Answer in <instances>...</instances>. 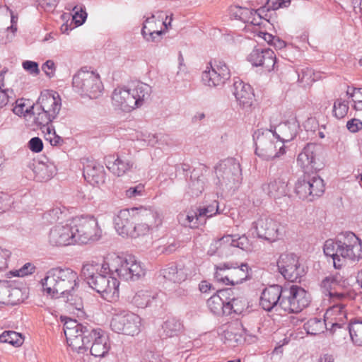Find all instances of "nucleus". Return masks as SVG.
Wrapping results in <instances>:
<instances>
[{
    "label": "nucleus",
    "instance_id": "obj_45",
    "mask_svg": "<svg viewBox=\"0 0 362 362\" xmlns=\"http://www.w3.org/2000/svg\"><path fill=\"white\" fill-rule=\"evenodd\" d=\"M230 264L228 263L221 264L216 266V272L214 273V279L225 285H228Z\"/></svg>",
    "mask_w": 362,
    "mask_h": 362
},
{
    "label": "nucleus",
    "instance_id": "obj_40",
    "mask_svg": "<svg viewBox=\"0 0 362 362\" xmlns=\"http://www.w3.org/2000/svg\"><path fill=\"white\" fill-rule=\"evenodd\" d=\"M307 178L308 180V185H310V198L311 197L313 201L315 197H318L324 193L325 185L323 180L319 176L314 175L313 177H310L309 175H307Z\"/></svg>",
    "mask_w": 362,
    "mask_h": 362
},
{
    "label": "nucleus",
    "instance_id": "obj_4",
    "mask_svg": "<svg viewBox=\"0 0 362 362\" xmlns=\"http://www.w3.org/2000/svg\"><path fill=\"white\" fill-rule=\"evenodd\" d=\"M151 87L143 82H135L127 87L116 88L112 95L114 106L124 112L142 106L151 94Z\"/></svg>",
    "mask_w": 362,
    "mask_h": 362
},
{
    "label": "nucleus",
    "instance_id": "obj_22",
    "mask_svg": "<svg viewBox=\"0 0 362 362\" xmlns=\"http://www.w3.org/2000/svg\"><path fill=\"white\" fill-rule=\"evenodd\" d=\"M232 93L238 105L243 108L250 107L252 105L255 95L250 84L239 78L234 79Z\"/></svg>",
    "mask_w": 362,
    "mask_h": 362
},
{
    "label": "nucleus",
    "instance_id": "obj_48",
    "mask_svg": "<svg viewBox=\"0 0 362 362\" xmlns=\"http://www.w3.org/2000/svg\"><path fill=\"white\" fill-rule=\"evenodd\" d=\"M199 216L201 218L206 217L209 218L216 214H219L218 202L216 200H214L213 202L209 205L204 206L197 209Z\"/></svg>",
    "mask_w": 362,
    "mask_h": 362
},
{
    "label": "nucleus",
    "instance_id": "obj_42",
    "mask_svg": "<svg viewBox=\"0 0 362 362\" xmlns=\"http://www.w3.org/2000/svg\"><path fill=\"white\" fill-rule=\"evenodd\" d=\"M0 342L8 343L13 346L18 347L23 343V338L20 333L14 331H4L0 334Z\"/></svg>",
    "mask_w": 362,
    "mask_h": 362
},
{
    "label": "nucleus",
    "instance_id": "obj_50",
    "mask_svg": "<svg viewBox=\"0 0 362 362\" xmlns=\"http://www.w3.org/2000/svg\"><path fill=\"white\" fill-rule=\"evenodd\" d=\"M346 94L354 102V109L356 111H362V88H353L352 91H350L349 88Z\"/></svg>",
    "mask_w": 362,
    "mask_h": 362
},
{
    "label": "nucleus",
    "instance_id": "obj_58",
    "mask_svg": "<svg viewBox=\"0 0 362 362\" xmlns=\"http://www.w3.org/2000/svg\"><path fill=\"white\" fill-rule=\"evenodd\" d=\"M42 69L45 71V74L52 78L54 76L55 64L52 60L46 61L42 66Z\"/></svg>",
    "mask_w": 362,
    "mask_h": 362
},
{
    "label": "nucleus",
    "instance_id": "obj_1",
    "mask_svg": "<svg viewBox=\"0 0 362 362\" xmlns=\"http://www.w3.org/2000/svg\"><path fill=\"white\" fill-rule=\"evenodd\" d=\"M323 251L333 259L334 267L339 269L346 260L356 261L362 258L361 240L352 232L339 234L335 240L325 241Z\"/></svg>",
    "mask_w": 362,
    "mask_h": 362
},
{
    "label": "nucleus",
    "instance_id": "obj_64",
    "mask_svg": "<svg viewBox=\"0 0 362 362\" xmlns=\"http://www.w3.org/2000/svg\"><path fill=\"white\" fill-rule=\"evenodd\" d=\"M225 337L229 341H234L238 344L243 343L245 341V338H243L240 334H233L232 332H225Z\"/></svg>",
    "mask_w": 362,
    "mask_h": 362
},
{
    "label": "nucleus",
    "instance_id": "obj_47",
    "mask_svg": "<svg viewBox=\"0 0 362 362\" xmlns=\"http://www.w3.org/2000/svg\"><path fill=\"white\" fill-rule=\"evenodd\" d=\"M349 105L345 100L341 98L337 99L333 105V115L337 119L344 118L348 113Z\"/></svg>",
    "mask_w": 362,
    "mask_h": 362
},
{
    "label": "nucleus",
    "instance_id": "obj_9",
    "mask_svg": "<svg viewBox=\"0 0 362 362\" xmlns=\"http://www.w3.org/2000/svg\"><path fill=\"white\" fill-rule=\"evenodd\" d=\"M216 176V185L228 189L235 187L241 180V168L239 162L233 158L220 161L214 168Z\"/></svg>",
    "mask_w": 362,
    "mask_h": 362
},
{
    "label": "nucleus",
    "instance_id": "obj_12",
    "mask_svg": "<svg viewBox=\"0 0 362 362\" xmlns=\"http://www.w3.org/2000/svg\"><path fill=\"white\" fill-rule=\"evenodd\" d=\"M132 211L135 212L132 238L148 235L153 228L162 223L159 215L150 209L139 208L132 209Z\"/></svg>",
    "mask_w": 362,
    "mask_h": 362
},
{
    "label": "nucleus",
    "instance_id": "obj_38",
    "mask_svg": "<svg viewBox=\"0 0 362 362\" xmlns=\"http://www.w3.org/2000/svg\"><path fill=\"white\" fill-rule=\"evenodd\" d=\"M249 267L246 263H243L239 267L230 266L228 285H235L243 283L248 278Z\"/></svg>",
    "mask_w": 362,
    "mask_h": 362
},
{
    "label": "nucleus",
    "instance_id": "obj_39",
    "mask_svg": "<svg viewBox=\"0 0 362 362\" xmlns=\"http://www.w3.org/2000/svg\"><path fill=\"white\" fill-rule=\"evenodd\" d=\"M163 335L165 337L177 336L183 329L182 322L175 318L167 320L162 325Z\"/></svg>",
    "mask_w": 362,
    "mask_h": 362
},
{
    "label": "nucleus",
    "instance_id": "obj_37",
    "mask_svg": "<svg viewBox=\"0 0 362 362\" xmlns=\"http://www.w3.org/2000/svg\"><path fill=\"white\" fill-rule=\"evenodd\" d=\"M110 348L109 337L104 331L98 337V339L93 343L88 350L90 354L95 357H103L108 353Z\"/></svg>",
    "mask_w": 362,
    "mask_h": 362
},
{
    "label": "nucleus",
    "instance_id": "obj_16",
    "mask_svg": "<svg viewBox=\"0 0 362 362\" xmlns=\"http://www.w3.org/2000/svg\"><path fill=\"white\" fill-rule=\"evenodd\" d=\"M230 77V72L225 62L219 61L214 66H206L202 72V81L209 87H217L223 85Z\"/></svg>",
    "mask_w": 362,
    "mask_h": 362
},
{
    "label": "nucleus",
    "instance_id": "obj_60",
    "mask_svg": "<svg viewBox=\"0 0 362 362\" xmlns=\"http://www.w3.org/2000/svg\"><path fill=\"white\" fill-rule=\"evenodd\" d=\"M347 129L352 133H356L362 129V122L358 119H351L346 123Z\"/></svg>",
    "mask_w": 362,
    "mask_h": 362
},
{
    "label": "nucleus",
    "instance_id": "obj_20",
    "mask_svg": "<svg viewBox=\"0 0 362 362\" xmlns=\"http://www.w3.org/2000/svg\"><path fill=\"white\" fill-rule=\"evenodd\" d=\"M284 286L278 284L271 285L265 288L260 296L259 305L264 310L272 311L278 306L281 308V303L283 298Z\"/></svg>",
    "mask_w": 362,
    "mask_h": 362
},
{
    "label": "nucleus",
    "instance_id": "obj_3",
    "mask_svg": "<svg viewBox=\"0 0 362 362\" xmlns=\"http://www.w3.org/2000/svg\"><path fill=\"white\" fill-rule=\"evenodd\" d=\"M40 283L45 293L59 298L69 295L78 286V276L71 269L54 267L46 272Z\"/></svg>",
    "mask_w": 362,
    "mask_h": 362
},
{
    "label": "nucleus",
    "instance_id": "obj_29",
    "mask_svg": "<svg viewBox=\"0 0 362 362\" xmlns=\"http://www.w3.org/2000/svg\"><path fill=\"white\" fill-rule=\"evenodd\" d=\"M129 302L139 308L156 305L158 294L148 290H139L128 297Z\"/></svg>",
    "mask_w": 362,
    "mask_h": 362
},
{
    "label": "nucleus",
    "instance_id": "obj_52",
    "mask_svg": "<svg viewBox=\"0 0 362 362\" xmlns=\"http://www.w3.org/2000/svg\"><path fill=\"white\" fill-rule=\"evenodd\" d=\"M233 242V247H238L245 251H250L252 249L251 244L248 238L243 235L242 236L238 237V235H235Z\"/></svg>",
    "mask_w": 362,
    "mask_h": 362
},
{
    "label": "nucleus",
    "instance_id": "obj_57",
    "mask_svg": "<svg viewBox=\"0 0 362 362\" xmlns=\"http://www.w3.org/2000/svg\"><path fill=\"white\" fill-rule=\"evenodd\" d=\"M23 67L25 70L28 71L30 74L37 75L40 73L38 64L35 62L28 61V60L25 61L23 62Z\"/></svg>",
    "mask_w": 362,
    "mask_h": 362
},
{
    "label": "nucleus",
    "instance_id": "obj_53",
    "mask_svg": "<svg viewBox=\"0 0 362 362\" xmlns=\"http://www.w3.org/2000/svg\"><path fill=\"white\" fill-rule=\"evenodd\" d=\"M45 139L53 146H61L64 143L63 139L57 135L54 129L52 131L49 127H47Z\"/></svg>",
    "mask_w": 362,
    "mask_h": 362
},
{
    "label": "nucleus",
    "instance_id": "obj_21",
    "mask_svg": "<svg viewBox=\"0 0 362 362\" xmlns=\"http://www.w3.org/2000/svg\"><path fill=\"white\" fill-rule=\"evenodd\" d=\"M300 128L296 117H291L284 122H281L274 129L273 134L276 139L284 145L285 143L293 140L297 135Z\"/></svg>",
    "mask_w": 362,
    "mask_h": 362
},
{
    "label": "nucleus",
    "instance_id": "obj_59",
    "mask_svg": "<svg viewBox=\"0 0 362 362\" xmlns=\"http://www.w3.org/2000/svg\"><path fill=\"white\" fill-rule=\"evenodd\" d=\"M36 267L31 263L25 264L19 270L17 271V276H24L35 272Z\"/></svg>",
    "mask_w": 362,
    "mask_h": 362
},
{
    "label": "nucleus",
    "instance_id": "obj_24",
    "mask_svg": "<svg viewBox=\"0 0 362 362\" xmlns=\"http://www.w3.org/2000/svg\"><path fill=\"white\" fill-rule=\"evenodd\" d=\"M135 214H131L129 209L120 210L114 218L115 228L122 237H130L134 228Z\"/></svg>",
    "mask_w": 362,
    "mask_h": 362
},
{
    "label": "nucleus",
    "instance_id": "obj_33",
    "mask_svg": "<svg viewBox=\"0 0 362 362\" xmlns=\"http://www.w3.org/2000/svg\"><path fill=\"white\" fill-rule=\"evenodd\" d=\"M262 190L270 197L279 199L287 194V184L282 179L270 180L268 183L263 184Z\"/></svg>",
    "mask_w": 362,
    "mask_h": 362
},
{
    "label": "nucleus",
    "instance_id": "obj_2",
    "mask_svg": "<svg viewBox=\"0 0 362 362\" xmlns=\"http://www.w3.org/2000/svg\"><path fill=\"white\" fill-rule=\"evenodd\" d=\"M107 262L105 259L103 264L86 263L81 269V274L89 286L103 298L112 300L119 296V281L111 276L112 272L107 268Z\"/></svg>",
    "mask_w": 362,
    "mask_h": 362
},
{
    "label": "nucleus",
    "instance_id": "obj_30",
    "mask_svg": "<svg viewBox=\"0 0 362 362\" xmlns=\"http://www.w3.org/2000/svg\"><path fill=\"white\" fill-rule=\"evenodd\" d=\"M206 180L202 170H193L188 181L187 193L192 197H199L205 189Z\"/></svg>",
    "mask_w": 362,
    "mask_h": 362
},
{
    "label": "nucleus",
    "instance_id": "obj_13",
    "mask_svg": "<svg viewBox=\"0 0 362 362\" xmlns=\"http://www.w3.org/2000/svg\"><path fill=\"white\" fill-rule=\"evenodd\" d=\"M110 327L115 332L134 336L141 332V318L136 314L123 310L114 315Z\"/></svg>",
    "mask_w": 362,
    "mask_h": 362
},
{
    "label": "nucleus",
    "instance_id": "obj_5",
    "mask_svg": "<svg viewBox=\"0 0 362 362\" xmlns=\"http://www.w3.org/2000/svg\"><path fill=\"white\" fill-rule=\"evenodd\" d=\"M59 95L45 90L41 93L36 104L31 105L34 123L37 127L47 125L57 117L61 110Z\"/></svg>",
    "mask_w": 362,
    "mask_h": 362
},
{
    "label": "nucleus",
    "instance_id": "obj_6",
    "mask_svg": "<svg viewBox=\"0 0 362 362\" xmlns=\"http://www.w3.org/2000/svg\"><path fill=\"white\" fill-rule=\"evenodd\" d=\"M107 268L124 281H137L145 275V269L141 263L133 255H112L105 259Z\"/></svg>",
    "mask_w": 362,
    "mask_h": 362
},
{
    "label": "nucleus",
    "instance_id": "obj_63",
    "mask_svg": "<svg viewBox=\"0 0 362 362\" xmlns=\"http://www.w3.org/2000/svg\"><path fill=\"white\" fill-rule=\"evenodd\" d=\"M21 296V289L11 286L8 299L16 300V302L15 303L14 305L18 304L21 301H23V298H20Z\"/></svg>",
    "mask_w": 362,
    "mask_h": 362
},
{
    "label": "nucleus",
    "instance_id": "obj_56",
    "mask_svg": "<svg viewBox=\"0 0 362 362\" xmlns=\"http://www.w3.org/2000/svg\"><path fill=\"white\" fill-rule=\"evenodd\" d=\"M144 190V186L142 184H139L135 187H132L126 190L125 194L128 198H133L142 195Z\"/></svg>",
    "mask_w": 362,
    "mask_h": 362
},
{
    "label": "nucleus",
    "instance_id": "obj_49",
    "mask_svg": "<svg viewBox=\"0 0 362 362\" xmlns=\"http://www.w3.org/2000/svg\"><path fill=\"white\" fill-rule=\"evenodd\" d=\"M11 285L7 281H0V303L14 305L16 300L8 299Z\"/></svg>",
    "mask_w": 362,
    "mask_h": 362
},
{
    "label": "nucleus",
    "instance_id": "obj_10",
    "mask_svg": "<svg viewBox=\"0 0 362 362\" xmlns=\"http://www.w3.org/2000/svg\"><path fill=\"white\" fill-rule=\"evenodd\" d=\"M77 243L86 244L100 239L102 230L93 216H76L71 219Z\"/></svg>",
    "mask_w": 362,
    "mask_h": 362
},
{
    "label": "nucleus",
    "instance_id": "obj_8",
    "mask_svg": "<svg viewBox=\"0 0 362 362\" xmlns=\"http://www.w3.org/2000/svg\"><path fill=\"white\" fill-rule=\"evenodd\" d=\"M72 84L76 92L90 98H98L103 89L99 74L84 68L74 76Z\"/></svg>",
    "mask_w": 362,
    "mask_h": 362
},
{
    "label": "nucleus",
    "instance_id": "obj_19",
    "mask_svg": "<svg viewBox=\"0 0 362 362\" xmlns=\"http://www.w3.org/2000/svg\"><path fill=\"white\" fill-rule=\"evenodd\" d=\"M257 236L269 242L279 238V224L272 218L263 215L253 223Z\"/></svg>",
    "mask_w": 362,
    "mask_h": 362
},
{
    "label": "nucleus",
    "instance_id": "obj_43",
    "mask_svg": "<svg viewBox=\"0 0 362 362\" xmlns=\"http://www.w3.org/2000/svg\"><path fill=\"white\" fill-rule=\"evenodd\" d=\"M309 187L310 185H308L307 175H304L303 178H300L296 182L295 185V192L300 199H307L309 202H312V198H310Z\"/></svg>",
    "mask_w": 362,
    "mask_h": 362
},
{
    "label": "nucleus",
    "instance_id": "obj_27",
    "mask_svg": "<svg viewBox=\"0 0 362 362\" xmlns=\"http://www.w3.org/2000/svg\"><path fill=\"white\" fill-rule=\"evenodd\" d=\"M231 293V288L221 289L211 296L207 300V306L210 311L216 315H226V300L228 294Z\"/></svg>",
    "mask_w": 362,
    "mask_h": 362
},
{
    "label": "nucleus",
    "instance_id": "obj_23",
    "mask_svg": "<svg viewBox=\"0 0 362 362\" xmlns=\"http://www.w3.org/2000/svg\"><path fill=\"white\" fill-rule=\"evenodd\" d=\"M83 175L91 185H100L105 182V173L102 165L95 160L86 159L83 163Z\"/></svg>",
    "mask_w": 362,
    "mask_h": 362
},
{
    "label": "nucleus",
    "instance_id": "obj_41",
    "mask_svg": "<svg viewBox=\"0 0 362 362\" xmlns=\"http://www.w3.org/2000/svg\"><path fill=\"white\" fill-rule=\"evenodd\" d=\"M177 218L181 225L189 228H197L198 222L202 219L201 216H199L197 209L189 211L187 214L181 213L178 215Z\"/></svg>",
    "mask_w": 362,
    "mask_h": 362
},
{
    "label": "nucleus",
    "instance_id": "obj_55",
    "mask_svg": "<svg viewBox=\"0 0 362 362\" xmlns=\"http://www.w3.org/2000/svg\"><path fill=\"white\" fill-rule=\"evenodd\" d=\"M29 148L35 153H40L43 149V143L39 137H33L28 142Z\"/></svg>",
    "mask_w": 362,
    "mask_h": 362
},
{
    "label": "nucleus",
    "instance_id": "obj_7",
    "mask_svg": "<svg viewBox=\"0 0 362 362\" xmlns=\"http://www.w3.org/2000/svg\"><path fill=\"white\" fill-rule=\"evenodd\" d=\"M255 154L264 160H272L285 153V146L277 141L272 129H258L253 134Z\"/></svg>",
    "mask_w": 362,
    "mask_h": 362
},
{
    "label": "nucleus",
    "instance_id": "obj_61",
    "mask_svg": "<svg viewBox=\"0 0 362 362\" xmlns=\"http://www.w3.org/2000/svg\"><path fill=\"white\" fill-rule=\"evenodd\" d=\"M337 280L334 276H327L321 283V287L325 288L327 291H329L333 288V287L337 285Z\"/></svg>",
    "mask_w": 362,
    "mask_h": 362
},
{
    "label": "nucleus",
    "instance_id": "obj_44",
    "mask_svg": "<svg viewBox=\"0 0 362 362\" xmlns=\"http://www.w3.org/2000/svg\"><path fill=\"white\" fill-rule=\"evenodd\" d=\"M347 329L352 341L358 346H362V322H352L348 325Z\"/></svg>",
    "mask_w": 362,
    "mask_h": 362
},
{
    "label": "nucleus",
    "instance_id": "obj_31",
    "mask_svg": "<svg viewBox=\"0 0 362 362\" xmlns=\"http://www.w3.org/2000/svg\"><path fill=\"white\" fill-rule=\"evenodd\" d=\"M28 166L33 170L34 178L39 182L47 181L56 173V168L52 164L33 161Z\"/></svg>",
    "mask_w": 362,
    "mask_h": 362
},
{
    "label": "nucleus",
    "instance_id": "obj_32",
    "mask_svg": "<svg viewBox=\"0 0 362 362\" xmlns=\"http://www.w3.org/2000/svg\"><path fill=\"white\" fill-rule=\"evenodd\" d=\"M191 274L189 268L185 265L177 267L172 264L162 270L163 278L174 283H181Z\"/></svg>",
    "mask_w": 362,
    "mask_h": 362
},
{
    "label": "nucleus",
    "instance_id": "obj_34",
    "mask_svg": "<svg viewBox=\"0 0 362 362\" xmlns=\"http://www.w3.org/2000/svg\"><path fill=\"white\" fill-rule=\"evenodd\" d=\"M304 329L308 334L316 335L324 332L325 329H329L327 327L325 320H322L318 317H313L308 320L304 324ZM341 325L337 322L332 324V327L329 329L331 332H334L336 328H340Z\"/></svg>",
    "mask_w": 362,
    "mask_h": 362
},
{
    "label": "nucleus",
    "instance_id": "obj_54",
    "mask_svg": "<svg viewBox=\"0 0 362 362\" xmlns=\"http://www.w3.org/2000/svg\"><path fill=\"white\" fill-rule=\"evenodd\" d=\"M25 103L23 99H18L16 102V106L13 109L14 114L18 116L25 115L26 114L33 115V109L31 106L25 109Z\"/></svg>",
    "mask_w": 362,
    "mask_h": 362
},
{
    "label": "nucleus",
    "instance_id": "obj_17",
    "mask_svg": "<svg viewBox=\"0 0 362 362\" xmlns=\"http://www.w3.org/2000/svg\"><path fill=\"white\" fill-rule=\"evenodd\" d=\"M247 59L253 66L262 67V70L267 72L274 70L277 63L276 55L271 49H254Z\"/></svg>",
    "mask_w": 362,
    "mask_h": 362
},
{
    "label": "nucleus",
    "instance_id": "obj_51",
    "mask_svg": "<svg viewBox=\"0 0 362 362\" xmlns=\"http://www.w3.org/2000/svg\"><path fill=\"white\" fill-rule=\"evenodd\" d=\"M72 18L76 26H80L85 22L87 13L85 10L78 6L73 8Z\"/></svg>",
    "mask_w": 362,
    "mask_h": 362
},
{
    "label": "nucleus",
    "instance_id": "obj_14",
    "mask_svg": "<svg viewBox=\"0 0 362 362\" xmlns=\"http://www.w3.org/2000/svg\"><path fill=\"white\" fill-rule=\"evenodd\" d=\"M279 273L289 281H300L305 274L304 267L302 266L298 257L293 253L281 254L277 261Z\"/></svg>",
    "mask_w": 362,
    "mask_h": 362
},
{
    "label": "nucleus",
    "instance_id": "obj_62",
    "mask_svg": "<svg viewBox=\"0 0 362 362\" xmlns=\"http://www.w3.org/2000/svg\"><path fill=\"white\" fill-rule=\"evenodd\" d=\"M264 13L259 11V8L257 10H254L252 13V16L247 23L254 25H259L262 21V15Z\"/></svg>",
    "mask_w": 362,
    "mask_h": 362
},
{
    "label": "nucleus",
    "instance_id": "obj_36",
    "mask_svg": "<svg viewBox=\"0 0 362 362\" xmlns=\"http://www.w3.org/2000/svg\"><path fill=\"white\" fill-rule=\"evenodd\" d=\"M247 308V302L245 298L243 296H235L233 292L228 294L226 305V315H230L233 313L240 315Z\"/></svg>",
    "mask_w": 362,
    "mask_h": 362
},
{
    "label": "nucleus",
    "instance_id": "obj_35",
    "mask_svg": "<svg viewBox=\"0 0 362 362\" xmlns=\"http://www.w3.org/2000/svg\"><path fill=\"white\" fill-rule=\"evenodd\" d=\"M134 165L133 160L117 156L114 161L108 160L107 168L115 175L122 176L131 170Z\"/></svg>",
    "mask_w": 362,
    "mask_h": 362
},
{
    "label": "nucleus",
    "instance_id": "obj_11",
    "mask_svg": "<svg viewBox=\"0 0 362 362\" xmlns=\"http://www.w3.org/2000/svg\"><path fill=\"white\" fill-rule=\"evenodd\" d=\"M310 303L309 293L296 285H284L281 309L288 313H298Z\"/></svg>",
    "mask_w": 362,
    "mask_h": 362
},
{
    "label": "nucleus",
    "instance_id": "obj_25",
    "mask_svg": "<svg viewBox=\"0 0 362 362\" xmlns=\"http://www.w3.org/2000/svg\"><path fill=\"white\" fill-rule=\"evenodd\" d=\"M168 28L166 22L156 19L153 15L146 19L141 29V34L148 42L158 41L163 34L162 26Z\"/></svg>",
    "mask_w": 362,
    "mask_h": 362
},
{
    "label": "nucleus",
    "instance_id": "obj_28",
    "mask_svg": "<svg viewBox=\"0 0 362 362\" xmlns=\"http://www.w3.org/2000/svg\"><path fill=\"white\" fill-rule=\"evenodd\" d=\"M86 325L79 323L76 320L69 319L64 324V332L68 345L73 348L80 344L79 336Z\"/></svg>",
    "mask_w": 362,
    "mask_h": 362
},
{
    "label": "nucleus",
    "instance_id": "obj_18",
    "mask_svg": "<svg viewBox=\"0 0 362 362\" xmlns=\"http://www.w3.org/2000/svg\"><path fill=\"white\" fill-rule=\"evenodd\" d=\"M320 148L315 144H308L298 154L297 163L305 173L315 172L320 169L317 163Z\"/></svg>",
    "mask_w": 362,
    "mask_h": 362
},
{
    "label": "nucleus",
    "instance_id": "obj_15",
    "mask_svg": "<svg viewBox=\"0 0 362 362\" xmlns=\"http://www.w3.org/2000/svg\"><path fill=\"white\" fill-rule=\"evenodd\" d=\"M48 242L52 246H66L77 243L71 220L53 226L49 233Z\"/></svg>",
    "mask_w": 362,
    "mask_h": 362
},
{
    "label": "nucleus",
    "instance_id": "obj_26",
    "mask_svg": "<svg viewBox=\"0 0 362 362\" xmlns=\"http://www.w3.org/2000/svg\"><path fill=\"white\" fill-rule=\"evenodd\" d=\"M104 331L100 328H94L92 326L86 324L82 332L79 336L80 344L76 346H73L72 349L76 350L78 354L88 351L89 345L95 343L98 337Z\"/></svg>",
    "mask_w": 362,
    "mask_h": 362
},
{
    "label": "nucleus",
    "instance_id": "obj_46",
    "mask_svg": "<svg viewBox=\"0 0 362 362\" xmlns=\"http://www.w3.org/2000/svg\"><path fill=\"white\" fill-rule=\"evenodd\" d=\"M291 0H267L266 4L259 8V11L265 13L269 11H275L280 8L288 7Z\"/></svg>",
    "mask_w": 362,
    "mask_h": 362
}]
</instances>
